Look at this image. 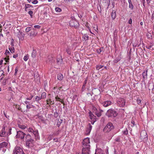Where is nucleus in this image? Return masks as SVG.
<instances>
[{"mask_svg": "<svg viewBox=\"0 0 154 154\" xmlns=\"http://www.w3.org/2000/svg\"><path fill=\"white\" fill-rule=\"evenodd\" d=\"M28 131L31 133L32 135H33L35 137V138L37 139L39 138V135L38 130L37 129H33L32 128L30 127L27 129Z\"/></svg>", "mask_w": 154, "mask_h": 154, "instance_id": "5", "label": "nucleus"}, {"mask_svg": "<svg viewBox=\"0 0 154 154\" xmlns=\"http://www.w3.org/2000/svg\"><path fill=\"white\" fill-rule=\"evenodd\" d=\"M25 34L23 33L22 32L19 31L17 34V37L19 38V40H23L24 39Z\"/></svg>", "mask_w": 154, "mask_h": 154, "instance_id": "12", "label": "nucleus"}, {"mask_svg": "<svg viewBox=\"0 0 154 154\" xmlns=\"http://www.w3.org/2000/svg\"><path fill=\"white\" fill-rule=\"evenodd\" d=\"M89 116L91 120L97 121L96 116H95L91 111H90L89 112Z\"/></svg>", "mask_w": 154, "mask_h": 154, "instance_id": "14", "label": "nucleus"}, {"mask_svg": "<svg viewBox=\"0 0 154 154\" xmlns=\"http://www.w3.org/2000/svg\"><path fill=\"white\" fill-rule=\"evenodd\" d=\"M26 140V147L31 149L35 148L34 140L31 138V136L29 134L26 135L25 137Z\"/></svg>", "mask_w": 154, "mask_h": 154, "instance_id": "2", "label": "nucleus"}, {"mask_svg": "<svg viewBox=\"0 0 154 154\" xmlns=\"http://www.w3.org/2000/svg\"><path fill=\"white\" fill-rule=\"evenodd\" d=\"M4 59L5 60L6 62L8 63L9 62V57H8V58L5 57L4 58Z\"/></svg>", "mask_w": 154, "mask_h": 154, "instance_id": "54", "label": "nucleus"}, {"mask_svg": "<svg viewBox=\"0 0 154 154\" xmlns=\"http://www.w3.org/2000/svg\"><path fill=\"white\" fill-rule=\"evenodd\" d=\"M78 16H79V17L80 18L82 17V15L81 14H78Z\"/></svg>", "mask_w": 154, "mask_h": 154, "instance_id": "64", "label": "nucleus"}, {"mask_svg": "<svg viewBox=\"0 0 154 154\" xmlns=\"http://www.w3.org/2000/svg\"><path fill=\"white\" fill-rule=\"evenodd\" d=\"M9 49L11 52L12 53H14V52L15 49L14 47L10 48L9 47Z\"/></svg>", "mask_w": 154, "mask_h": 154, "instance_id": "28", "label": "nucleus"}, {"mask_svg": "<svg viewBox=\"0 0 154 154\" xmlns=\"http://www.w3.org/2000/svg\"><path fill=\"white\" fill-rule=\"evenodd\" d=\"M103 3L104 4L105 6L109 7V5L110 0H103Z\"/></svg>", "mask_w": 154, "mask_h": 154, "instance_id": "18", "label": "nucleus"}, {"mask_svg": "<svg viewBox=\"0 0 154 154\" xmlns=\"http://www.w3.org/2000/svg\"><path fill=\"white\" fill-rule=\"evenodd\" d=\"M92 126L90 123H89L88 125V127L87 128L86 133L87 135H89L92 129Z\"/></svg>", "mask_w": 154, "mask_h": 154, "instance_id": "15", "label": "nucleus"}, {"mask_svg": "<svg viewBox=\"0 0 154 154\" xmlns=\"http://www.w3.org/2000/svg\"><path fill=\"white\" fill-rule=\"evenodd\" d=\"M32 3L34 4H36L38 3V1L37 0H33Z\"/></svg>", "mask_w": 154, "mask_h": 154, "instance_id": "47", "label": "nucleus"}, {"mask_svg": "<svg viewBox=\"0 0 154 154\" xmlns=\"http://www.w3.org/2000/svg\"><path fill=\"white\" fill-rule=\"evenodd\" d=\"M141 141H143L144 143L146 142L148 139L147 135L145 131L141 132L140 134Z\"/></svg>", "mask_w": 154, "mask_h": 154, "instance_id": "8", "label": "nucleus"}, {"mask_svg": "<svg viewBox=\"0 0 154 154\" xmlns=\"http://www.w3.org/2000/svg\"><path fill=\"white\" fill-rule=\"evenodd\" d=\"M17 134L16 135V138H20V139L23 140L24 139L26 134L20 131H17Z\"/></svg>", "mask_w": 154, "mask_h": 154, "instance_id": "11", "label": "nucleus"}, {"mask_svg": "<svg viewBox=\"0 0 154 154\" xmlns=\"http://www.w3.org/2000/svg\"><path fill=\"white\" fill-rule=\"evenodd\" d=\"M112 103V102L111 101L107 100L102 102V104L104 107H106L111 105Z\"/></svg>", "mask_w": 154, "mask_h": 154, "instance_id": "13", "label": "nucleus"}, {"mask_svg": "<svg viewBox=\"0 0 154 154\" xmlns=\"http://www.w3.org/2000/svg\"><path fill=\"white\" fill-rule=\"evenodd\" d=\"M33 96L32 95H30V96L29 97H27L26 98V99L27 100H30L33 97Z\"/></svg>", "mask_w": 154, "mask_h": 154, "instance_id": "41", "label": "nucleus"}, {"mask_svg": "<svg viewBox=\"0 0 154 154\" xmlns=\"http://www.w3.org/2000/svg\"><path fill=\"white\" fill-rule=\"evenodd\" d=\"M125 101L124 99L120 98L117 100L118 105L120 107H123L125 105Z\"/></svg>", "mask_w": 154, "mask_h": 154, "instance_id": "9", "label": "nucleus"}, {"mask_svg": "<svg viewBox=\"0 0 154 154\" xmlns=\"http://www.w3.org/2000/svg\"><path fill=\"white\" fill-rule=\"evenodd\" d=\"M31 105L30 104H28L26 105V108L27 109H30L31 108Z\"/></svg>", "mask_w": 154, "mask_h": 154, "instance_id": "49", "label": "nucleus"}, {"mask_svg": "<svg viewBox=\"0 0 154 154\" xmlns=\"http://www.w3.org/2000/svg\"><path fill=\"white\" fill-rule=\"evenodd\" d=\"M6 134L5 131V126H3L2 129L0 133V136L1 137H5Z\"/></svg>", "mask_w": 154, "mask_h": 154, "instance_id": "16", "label": "nucleus"}, {"mask_svg": "<svg viewBox=\"0 0 154 154\" xmlns=\"http://www.w3.org/2000/svg\"><path fill=\"white\" fill-rule=\"evenodd\" d=\"M128 1L129 3V8L131 10H133L134 8V6L132 3L131 0H128Z\"/></svg>", "mask_w": 154, "mask_h": 154, "instance_id": "22", "label": "nucleus"}, {"mask_svg": "<svg viewBox=\"0 0 154 154\" xmlns=\"http://www.w3.org/2000/svg\"><path fill=\"white\" fill-rule=\"evenodd\" d=\"M8 79L6 77L5 79L3 80L2 83V84L3 85H6Z\"/></svg>", "mask_w": 154, "mask_h": 154, "instance_id": "30", "label": "nucleus"}, {"mask_svg": "<svg viewBox=\"0 0 154 154\" xmlns=\"http://www.w3.org/2000/svg\"><path fill=\"white\" fill-rule=\"evenodd\" d=\"M152 46L151 45L146 47V48L148 49H150L151 48H152Z\"/></svg>", "mask_w": 154, "mask_h": 154, "instance_id": "62", "label": "nucleus"}, {"mask_svg": "<svg viewBox=\"0 0 154 154\" xmlns=\"http://www.w3.org/2000/svg\"><path fill=\"white\" fill-rule=\"evenodd\" d=\"M82 143V154H90L91 151L89 139L88 137L85 138Z\"/></svg>", "mask_w": 154, "mask_h": 154, "instance_id": "1", "label": "nucleus"}, {"mask_svg": "<svg viewBox=\"0 0 154 154\" xmlns=\"http://www.w3.org/2000/svg\"><path fill=\"white\" fill-rule=\"evenodd\" d=\"M85 86H86L85 85H83L82 88V91H83L85 90Z\"/></svg>", "mask_w": 154, "mask_h": 154, "instance_id": "53", "label": "nucleus"}, {"mask_svg": "<svg viewBox=\"0 0 154 154\" xmlns=\"http://www.w3.org/2000/svg\"><path fill=\"white\" fill-rule=\"evenodd\" d=\"M42 97H43V98H45L46 96V93L45 92H43L42 94Z\"/></svg>", "mask_w": 154, "mask_h": 154, "instance_id": "40", "label": "nucleus"}, {"mask_svg": "<svg viewBox=\"0 0 154 154\" xmlns=\"http://www.w3.org/2000/svg\"><path fill=\"white\" fill-rule=\"evenodd\" d=\"M18 56V54H15V55H14L13 56V58H17V57Z\"/></svg>", "mask_w": 154, "mask_h": 154, "instance_id": "59", "label": "nucleus"}, {"mask_svg": "<svg viewBox=\"0 0 154 154\" xmlns=\"http://www.w3.org/2000/svg\"><path fill=\"white\" fill-rule=\"evenodd\" d=\"M28 14L30 15L31 18L32 17L33 11H30L28 12Z\"/></svg>", "mask_w": 154, "mask_h": 154, "instance_id": "39", "label": "nucleus"}, {"mask_svg": "<svg viewBox=\"0 0 154 154\" xmlns=\"http://www.w3.org/2000/svg\"><path fill=\"white\" fill-rule=\"evenodd\" d=\"M71 27H74L75 29H77L79 27V24L78 21L75 19L71 20L69 22Z\"/></svg>", "mask_w": 154, "mask_h": 154, "instance_id": "6", "label": "nucleus"}, {"mask_svg": "<svg viewBox=\"0 0 154 154\" xmlns=\"http://www.w3.org/2000/svg\"><path fill=\"white\" fill-rule=\"evenodd\" d=\"M37 35V33L35 32L34 31L31 32L30 34V36H35Z\"/></svg>", "mask_w": 154, "mask_h": 154, "instance_id": "34", "label": "nucleus"}, {"mask_svg": "<svg viewBox=\"0 0 154 154\" xmlns=\"http://www.w3.org/2000/svg\"><path fill=\"white\" fill-rule=\"evenodd\" d=\"M137 43H133V46L136 47L137 46Z\"/></svg>", "mask_w": 154, "mask_h": 154, "instance_id": "58", "label": "nucleus"}, {"mask_svg": "<svg viewBox=\"0 0 154 154\" xmlns=\"http://www.w3.org/2000/svg\"><path fill=\"white\" fill-rule=\"evenodd\" d=\"M137 104H139L141 103V101L140 99H137Z\"/></svg>", "mask_w": 154, "mask_h": 154, "instance_id": "51", "label": "nucleus"}, {"mask_svg": "<svg viewBox=\"0 0 154 154\" xmlns=\"http://www.w3.org/2000/svg\"><path fill=\"white\" fill-rule=\"evenodd\" d=\"M48 58L49 61L50 62H53L54 61V58L51 56H49L48 57Z\"/></svg>", "mask_w": 154, "mask_h": 154, "instance_id": "25", "label": "nucleus"}, {"mask_svg": "<svg viewBox=\"0 0 154 154\" xmlns=\"http://www.w3.org/2000/svg\"><path fill=\"white\" fill-rule=\"evenodd\" d=\"M53 140L55 142H58V138H54Z\"/></svg>", "mask_w": 154, "mask_h": 154, "instance_id": "55", "label": "nucleus"}, {"mask_svg": "<svg viewBox=\"0 0 154 154\" xmlns=\"http://www.w3.org/2000/svg\"><path fill=\"white\" fill-rule=\"evenodd\" d=\"M13 154H25L22 149L19 147H16L13 151Z\"/></svg>", "mask_w": 154, "mask_h": 154, "instance_id": "10", "label": "nucleus"}, {"mask_svg": "<svg viewBox=\"0 0 154 154\" xmlns=\"http://www.w3.org/2000/svg\"><path fill=\"white\" fill-rule=\"evenodd\" d=\"M62 61L63 60L61 59H58L57 60V62L59 64H61Z\"/></svg>", "mask_w": 154, "mask_h": 154, "instance_id": "36", "label": "nucleus"}, {"mask_svg": "<svg viewBox=\"0 0 154 154\" xmlns=\"http://www.w3.org/2000/svg\"><path fill=\"white\" fill-rule=\"evenodd\" d=\"M111 17L112 19L114 20L116 17V12L115 10H113L111 13Z\"/></svg>", "mask_w": 154, "mask_h": 154, "instance_id": "19", "label": "nucleus"}, {"mask_svg": "<svg viewBox=\"0 0 154 154\" xmlns=\"http://www.w3.org/2000/svg\"><path fill=\"white\" fill-rule=\"evenodd\" d=\"M121 57H118L116 58L115 59L113 62L114 63H117L120 60H121Z\"/></svg>", "mask_w": 154, "mask_h": 154, "instance_id": "24", "label": "nucleus"}, {"mask_svg": "<svg viewBox=\"0 0 154 154\" xmlns=\"http://www.w3.org/2000/svg\"><path fill=\"white\" fill-rule=\"evenodd\" d=\"M54 117L57 118L58 116V114L57 111H56L54 112Z\"/></svg>", "mask_w": 154, "mask_h": 154, "instance_id": "45", "label": "nucleus"}, {"mask_svg": "<svg viewBox=\"0 0 154 154\" xmlns=\"http://www.w3.org/2000/svg\"><path fill=\"white\" fill-rule=\"evenodd\" d=\"M122 133L124 134L127 135L128 134V131L127 128H126L125 130L123 131Z\"/></svg>", "mask_w": 154, "mask_h": 154, "instance_id": "31", "label": "nucleus"}, {"mask_svg": "<svg viewBox=\"0 0 154 154\" xmlns=\"http://www.w3.org/2000/svg\"><path fill=\"white\" fill-rule=\"evenodd\" d=\"M41 100V98H40L39 97L36 96L35 98V100L38 102Z\"/></svg>", "mask_w": 154, "mask_h": 154, "instance_id": "38", "label": "nucleus"}, {"mask_svg": "<svg viewBox=\"0 0 154 154\" xmlns=\"http://www.w3.org/2000/svg\"><path fill=\"white\" fill-rule=\"evenodd\" d=\"M82 38L86 41L88 40L89 36L87 34H85L83 35Z\"/></svg>", "mask_w": 154, "mask_h": 154, "instance_id": "23", "label": "nucleus"}, {"mask_svg": "<svg viewBox=\"0 0 154 154\" xmlns=\"http://www.w3.org/2000/svg\"><path fill=\"white\" fill-rule=\"evenodd\" d=\"M114 128V126L113 124L111 122L108 123L105 128H103V131L105 132H109L112 131Z\"/></svg>", "mask_w": 154, "mask_h": 154, "instance_id": "4", "label": "nucleus"}, {"mask_svg": "<svg viewBox=\"0 0 154 154\" xmlns=\"http://www.w3.org/2000/svg\"><path fill=\"white\" fill-rule=\"evenodd\" d=\"M132 23V20L131 18H130L128 21V23L130 24H131Z\"/></svg>", "mask_w": 154, "mask_h": 154, "instance_id": "57", "label": "nucleus"}, {"mask_svg": "<svg viewBox=\"0 0 154 154\" xmlns=\"http://www.w3.org/2000/svg\"><path fill=\"white\" fill-rule=\"evenodd\" d=\"M32 7V8H33V6H32V5H31L29 4H26L25 5V10L26 11H27V9L28 8H29L30 7Z\"/></svg>", "mask_w": 154, "mask_h": 154, "instance_id": "27", "label": "nucleus"}, {"mask_svg": "<svg viewBox=\"0 0 154 154\" xmlns=\"http://www.w3.org/2000/svg\"><path fill=\"white\" fill-rule=\"evenodd\" d=\"M61 122H60V121L58 122L57 124V125L58 127H59L60 126V125L61 124Z\"/></svg>", "mask_w": 154, "mask_h": 154, "instance_id": "60", "label": "nucleus"}, {"mask_svg": "<svg viewBox=\"0 0 154 154\" xmlns=\"http://www.w3.org/2000/svg\"><path fill=\"white\" fill-rule=\"evenodd\" d=\"M147 69H145L142 73L143 78L144 80L146 79L147 78Z\"/></svg>", "mask_w": 154, "mask_h": 154, "instance_id": "17", "label": "nucleus"}, {"mask_svg": "<svg viewBox=\"0 0 154 154\" xmlns=\"http://www.w3.org/2000/svg\"><path fill=\"white\" fill-rule=\"evenodd\" d=\"M37 54V51L36 50L33 48L32 51V58H35Z\"/></svg>", "mask_w": 154, "mask_h": 154, "instance_id": "20", "label": "nucleus"}, {"mask_svg": "<svg viewBox=\"0 0 154 154\" xmlns=\"http://www.w3.org/2000/svg\"><path fill=\"white\" fill-rule=\"evenodd\" d=\"M63 75L61 73H59L57 75V79L59 80H62L63 79Z\"/></svg>", "mask_w": 154, "mask_h": 154, "instance_id": "21", "label": "nucleus"}, {"mask_svg": "<svg viewBox=\"0 0 154 154\" xmlns=\"http://www.w3.org/2000/svg\"><path fill=\"white\" fill-rule=\"evenodd\" d=\"M92 111L98 117H100L102 115V112H103V110L99 108L98 109L95 107H93Z\"/></svg>", "mask_w": 154, "mask_h": 154, "instance_id": "7", "label": "nucleus"}, {"mask_svg": "<svg viewBox=\"0 0 154 154\" xmlns=\"http://www.w3.org/2000/svg\"><path fill=\"white\" fill-rule=\"evenodd\" d=\"M96 120H91V123L92 125H94V122L96 121Z\"/></svg>", "mask_w": 154, "mask_h": 154, "instance_id": "61", "label": "nucleus"}, {"mask_svg": "<svg viewBox=\"0 0 154 154\" xmlns=\"http://www.w3.org/2000/svg\"><path fill=\"white\" fill-rule=\"evenodd\" d=\"M10 53L9 52V51L8 50H6L5 52V54L7 56L9 54H10Z\"/></svg>", "mask_w": 154, "mask_h": 154, "instance_id": "50", "label": "nucleus"}, {"mask_svg": "<svg viewBox=\"0 0 154 154\" xmlns=\"http://www.w3.org/2000/svg\"><path fill=\"white\" fill-rule=\"evenodd\" d=\"M55 10L57 12H60L62 11V9L60 8L56 7L55 8Z\"/></svg>", "mask_w": 154, "mask_h": 154, "instance_id": "29", "label": "nucleus"}, {"mask_svg": "<svg viewBox=\"0 0 154 154\" xmlns=\"http://www.w3.org/2000/svg\"><path fill=\"white\" fill-rule=\"evenodd\" d=\"M19 127L22 129H25L26 127L24 125H18Z\"/></svg>", "mask_w": 154, "mask_h": 154, "instance_id": "32", "label": "nucleus"}, {"mask_svg": "<svg viewBox=\"0 0 154 154\" xmlns=\"http://www.w3.org/2000/svg\"><path fill=\"white\" fill-rule=\"evenodd\" d=\"M29 58V56L27 55L26 56H25L24 58H23V60L24 61H27V60H28Z\"/></svg>", "mask_w": 154, "mask_h": 154, "instance_id": "37", "label": "nucleus"}, {"mask_svg": "<svg viewBox=\"0 0 154 154\" xmlns=\"http://www.w3.org/2000/svg\"><path fill=\"white\" fill-rule=\"evenodd\" d=\"M118 114L117 112L112 109H108L106 113V115L109 118L115 117Z\"/></svg>", "mask_w": 154, "mask_h": 154, "instance_id": "3", "label": "nucleus"}, {"mask_svg": "<svg viewBox=\"0 0 154 154\" xmlns=\"http://www.w3.org/2000/svg\"><path fill=\"white\" fill-rule=\"evenodd\" d=\"M87 81H88V78L87 77L85 79V81H84V82L83 83V85H85L86 86V85L87 84Z\"/></svg>", "mask_w": 154, "mask_h": 154, "instance_id": "46", "label": "nucleus"}, {"mask_svg": "<svg viewBox=\"0 0 154 154\" xmlns=\"http://www.w3.org/2000/svg\"><path fill=\"white\" fill-rule=\"evenodd\" d=\"M18 69L17 67H16L15 69V72L14 73V75H16L17 74V72L18 71Z\"/></svg>", "mask_w": 154, "mask_h": 154, "instance_id": "52", "label": "nucleus"}, {"mask_svg": "<svg viewBox=\"0 0 154 154\" xmlns=\"http://www.w3.org/2000/svg\"><path fill=\"white\" fill-rule=\"evenodd\" d=\"M106 154H109L108 153V148L107 147L106 149Z\"/></svg>", "mask_w": 154, "mask_h": 154, "instance_id": "56", "label": "nucleus"}, {"mask_svg": "<svg viewBox=\"0 0 154 154\" xmlns=\"http://www.w3.org/2000/svg\"><path fill=\"white\" fill-rule=\"evenodd\" d=\"M55 99H56V101H60L61 102V103H63L64 105V103H63V102H62V101H60L59 100H60V99L59 97H58V96H57L55 97Z\"/></svg>", "mask_w": 154, "mask_h": 154, "instance_id": "42", "label": "nucleus"}, {"mask_svg": "<svg viewBox=\"0 0 154 154\" xmlns=\"http://www.w3.org/2000/svg\"><path fill=\"white\" fill-rule=\"evenodd\" d=\"M96 154H105V153L103 152V151L101 150L100 149L98 150V152Z\"/></svg>", "mask_w": 154, "mask_h": 154, "instance_id": "33", "label": "nucleus"}, {"mask_svg": "<svg viewBox=\"0 0 154 154\" xmlns=\"http://www.w3.org/2000/svg\"><path fill=\"white\" fill-rule=\"evenodd\" d=\"M0 72H2V73L1 74V75H4V72L3 70L0 71Z\"/></svg>", "mask_w": 154, "mask_h": 154, "instance_id": "63", "label": "nucleus"}, {"mask_svg": "<svg viewBox=\"0 0 154 154\" xmlns=\"http://www.w3.org/2000/svg\"><path fill=\"white\" fill-rule=\"evenodd\" d=\"M103 66V65H97L96 66V68L97 70H99L100 69L102 68Z\"/></svg>", "mask_w": 154, "mask_h": 154, "instance_id": "26", "label": "nucleus"}, {"mask_svg": "<svg viewBox=\"0 0 154 154\" xmlns=\"http://www.w3.org/2000/svg\"><path fill=\"white\" fill-rule=\"evenodd\" d=\"M103 48H100L98 49L97 50V53L99 54H100L101 52L103 51Z\"/></svg>", "mask_w": 154, "mask_h": 154, "instance_id": "35", "label": "nucleus"}, {"mask_svg": "<svg viewBox=\"0 0 154 154\" xmlns=\"http://www.w3.org/2000/svg\"><path fill=\"white\" fill-rule=\"evenodd\" d=\"M34 27L35 28H36V29H40V28H41V26L39 25H35L34 26Z\"/></svg>", "mask_w": 154, "mask_h": 154, "instance_id": "48", "label": "nucleus"}, {"mask_svg": "<svg viewBox=\"0 0 154 154\" xmlns=\"http://www.w3.org/2000/svg\"><path fill=\"white\" fill-rule=\"evenodd\" d=\"M31 30V27H27L25 29L26 32H28Z\"/></svg>", "mask_w": 154, "mask_h": 154, "instance_id": "44", "label": "nucleus"}, {"mask_svg": "<svg viewBox=\"0 0 154 154\" xmlns=\"http://www.w3.org/2000/svg\"><path fill=\"white\" fill-rule=\"evenodd\" d=\"M12 129L11 128H10L8 130V132L7 133L8 135H10L11 134V131Z\"/></svg>", "mask_w": 154, "mask_h": 154, "instance_id": "43", "label": "nucleus"}]
</instances>
